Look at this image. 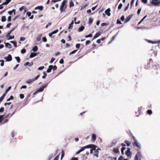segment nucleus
<instances>
[{
	"label": "nucleus",
	"instance_id": "09e8293b",
	"mask_svg": "<svg viewBox=\"0 0 160 160\" xmlns=\"http://www.w3.org/2000/svg\"><path fill=\"white\" fill-rule=\"evenodd\" d=\"M4 61L3 60H0V62H2L1 63V65L2 66H4Z\"/></svg>",
	"mask_w": 160,
	"mask_h": 160
},
{
	"label": "nucleus",
	"instance_id": "a878e982",
	"mask_svg": "<svg viewBox=\"0 0 160 160\" xmlns=\"http://www.w3.org/2000/svg\"><path fill=\"white\" fill-rule=\"evenodd\" d=\"M14 28H12L8 32V33L6 35V36L7 38H8V36H9V35H10L11 33L14 30Z\"/></svg>",
	"mask_w": 160,
	"mask_h": 160
},
{
	"label": "nucleus",
	"instance_id": "2eb2a0df",
	"mask_svg": "<svg viewBox=\"0 0 160 160\" xmlns=\"http://www.w3.org/2000/svg\"><path fill=\"white\" fill-rule=\"evenodd\" d=\"M90 147L89 146L87 145L85 146L82 147L80 149V150L81 152L83 151L86 148H88Z\"/></svg>",
	"mask_w": 160,
	"mask_h": 160
},
{
	"label": "nucleus",
	"instance_id": "69168bd1",
	"mask_svg": "<svg viewBox=\"0 0 160 160\" xmlns=\"http://www.w3.org/2000/svg\"><path fill=\"white\" fill-rule=\"evenodd\" d=\"M59 157V155L57 156L54 158L53 160H58Z\"/></svg>",
	"mask_w": 160,
	"mask_h": 160
},
{
	"label": "nucleus",
	"instance_id": "0eeeda50",
	"mask_svg": "<svg viewBox=\"0 0 160 160\" xmlns=\"http://www.w3.org/2000/svg\"><path fill=\"white\" fill-rule=\"evenodd\" d=\"M48 86V84H47L45 85L44 86H43L42 87H41L38 90V92H42L43 90L44 89L47 87Z\"/></svg>",
	"mask_w": 160,
	"mask_h": 160
},
{
	"label": "nucleus",
	"instance_id": "e2e57ef3",
	"mask_svg": "<svg viewBox=\"0 0 160 160\" xmlns=\"http://www.w3.org/2000/svg\"><path fill=\"white\" fill-rule=\"evenodd\" d=\"M134 0H132L131 2V3H130V4H131V7H130V8H131V7H132L133 4V3L134 2Z\"/></svg>",
	"mask_w": 160,
	"mask_h": 160
},
{
	"label": "nucleus",
	"instance_id": "bf43d9fd",
	"mask_svg": "<svg viewBox=\"0 0 160 160\" xmlns=\"http://www.w3.org/2000/svg\"><path fill=\"white\" fill-rule=\"evenodd\" d=\"M57 67L56 65H54V66H53L52 69L53 71H55L57 69Z\"/></svg>",
	"mask_w": 160,
	"mask_h": 160
},
{
	"label": "nucleus",
	"instance_id": "a18cd8bd",
	"mask_svg": "<svg viewBox=\"0 0 160 160\" xmlns=\"http://www.w3.org/2000/svg\"><path fill=\"white\" fill-rule=\"evenodd\" d=\"M92 21H93V19H92L91 18H90L89 19V22H88L89 24H91L92 23Z\"/></svg>",
	"mask_w": 160,
	"mask_h": 160
},
{
	"label": "nucleus",
	"instance_id": "dca6fc26",
	"mask_svg": "<svg viewBox=\"0 0 160 160\" xmlns=\"http://www.w3.org/2000/svg\"><path fill=\"white\" fill-rule=\"evenodd\" d=\"M148 42L149 43L154 44V43H158L159 42V41H153L150 40H148Z\"/></svg>",
	"mask_w": 160,
	"mask_h": 160
},
{
	"label": "nucleus",
	"instance_id": "412c9836",
	"mask_svg": "<svg viewBox=\"0 0 160 160\" xmlns=\"http://www.w3.org/2000/svg\"><path fill=\"white\" fill-rule=\"evenodd\" d=\"M37 55V54L36 53H34V52H32L30 54L29 57L30 58H32L35 56H36Z\"/></svg>",
	"mask_w": 160,
	"mask_h": 160
},
{
	"label": "nucleus",
	"instance_id": "9d476101",
	"mask_svg": "<svg viewBox=\"0 0 160 160\" xmlns=\"http://www.w3.org/2000/svg\"><path fill=\"white\" fill-rule=\"evenodd\" d=\"M15 111H14L12 113H8V114L6 116L5 118H11L13 115L15 113Z\"/></svg>",
	"mask_w": 160,
	"mask_h": 160
},
{
	"label": "nucleus",
	"instance_id": "ddd939ff",
	"mask_svg": "<svg viewBox=\"0 0 160 160\" xmlns=\"http://www.w3.org/2000/svg\"><path fill=\"white\" fill-rule=\"evenodd\" d=\"M132 15H130L126 18V19L124 21L125 23L128 22L131 19Z\"/></svg>",
	"mask_w": 160,
	"mask_h": 160
},
{
	"label": "nucleus",
	"instance_id": "8fccbe9b",
	"mask_svg": "<svg viewBox=\"0 0 160 160\" xmlns=\"http://www.w3.org/2000/svg\"><path fill=\"white\" fill-rule=\"evenodd\" d=\"M13 11H14V9H13L12 11H8V13L9 15H11L12 14V13L13 12Z\"/></svg>",
	"mask_w": 160,
	"mask_h": 160
},
{
	"label": "nucleus",
	"instance_id": "774afa93",
	"mask_svg": "<svg viewBox=\"0 0 160 160\" xmlns=\"http://www.w3.org/2000/svg\"><path fill=\"white\" fill-rule=\"evenodd\" d=\"M71 160H78V159L77 158L73 157L71 158Z\"/></svg>",
	"mask_w": 160,
	"mask_h": 160
},
{
	"label": "nucleus",
	"instance_id": "58836bf2",
	"mask_svg": "<svg viewBox=\"0 0 160 160\" xmlns=\"http://www.w3.org/2000/svg\"><path fill=\"white\" fill-rule=\"evenodd\" d=\"M5 97V96H4V95H3L0 98V101L1 102H2V101L4 98Z\"/></svg>",
	"mask_w": 160,
	"mask_h": 160
},
{
	"label": "nucleus",
	"instance_id": "4d7b16f0",
	"mask_svg": "<svg viewBox=\"0 0 160 160\" xmlns=\"http://www.w3.org/2000/svg\"><path fill=\"white\" fill-rule=\"evenodd\" d=\"M73 27V25H72L71 24H70L69 25L68 28L69 29H71Z\"/></svg>",
	"mask_w": 160,
	"mask_h": 160
},
{
	"label": "nucleus",
	"instance_id": "864d4df0",
	"mask_svg": "<svg viewBox=\"0 0 160 160\" xmlns=\"http://www.w3.org/2000/svg\"><path fill=\"white\" fill-rule=\"evenodd\" d=\"M80 46V44L79 43L77 44L76 45V47L77 48H79Z\"/></svg>",
	"mask_w": 160,
	"mask_h": 160
},
{
	"label": "nucleus",
	"instance_id": "aec40b11",
	"mask_svg": "<svg viewBox=\"0 0 160 160\" xmlns=\"http://www.w3.org/2000/svg\"><path fill=\"white\" fill-rule=\"evenodd\" d=\"M5 46L6 48H11V44H9V43H6L5 42Z\"/></svg>",
	"mask_w": 160,
	"mask_h": 160
},
{
	"label": "nucleus",
	"instance_id": "f3484780",
	"mask_svg": "<svg viewBox=\"0 0 160 160\" xmlns=\"http://www.w3.org/2000/svg\"><path fill=\"white\" fill-rule=\"evenodd\" d=\"M96 136L95 134H93L92 135V141H95L96 140Z\"/></svg>",
	"mask_w": 160,
	"mask_h": 160
},
{
	"label": "nucleus",
	"instance_id": "1a4fd4ad",
	"mask_svg": "<svg viewBox=\"0 0 160 160\" xmlns=\"http://www.w3.org/2000/svg\"><path fill=\"white\" fill-rule=\"evenodd\" d=\"M111 11V10L110 8H108L107 9H106L105 11V13L108 16H110L111 15V13H110V12Z\"/></svg>",
	"mask_w": 160,
	"mask_h": 160
},
{
	"label": "nucleus",
	"instance_id": "423d86ee",
	"mask_svg": "<svg viewBox=\"0 0 160 160\" xmlns=\"http://www.w3.org/2000/svg\"><path fill=\"white\" fill-rule=\"evenodd\" d=\"M4 59H6V61L9 62L12 60V56L10 54H9L7 57H5Z\"/></svg>",
	"mask_w": 160,
	"mask_h": 160
},
{
	"label": "nucleus",
	"instance_id": "f257e3e1",
	"mask_svg": "<svg viewBox=\"0 0 160 160\" xmlns=\"http://www.w3.org/2000/svg\"><path fill=\"white\" fill-rule=\"evenodd\" d=\"M152 67L153 69L152 70L153 74H158L160 73V68L158 64L156 63H153Z\"/></svg>",
	"mask_w": 160,
	"mask_h": 160
},
{
	"label": "nucleus",
	"instance_id": "bb28decb",
	"mask_svg": "<svg viewBox=\"0 0 160 160\" xmlns=\"http://www.w3.org/2000/svg\"><path fill=\"white\" fill-rule=\"evenodd\" d=\"M84 29V27L83 26H82L79 28L78 29V31L79 32H81Z\"/></svg>",
	"mask_w": 160,
	"mask_h": 160
},
{
	"label": "nucleus",
	"instance_id": "3c124183",
	"mask_svg": "<svg viewBox=\"0 0 160 160\" xmlns=\"http://www.w3.org/2000/svg\"><path fill=\"white\" fill-rule=\"evenodd\" d=\"M90 42H91L90 40H87L86 42V43H85L86 45H87L89 44L90 43Z\"/></svg>",
	"mask_w": 160,
	"mask_h": 160
},
{
	"label": "nucleus",
	"instance_id": "6ab92c4d",
	"mask_svg": "<svg viewBox=\"0 0 160 160\" xmlns=\"http://www.w3.org/2000/svg\"><path fill=\"white\" fill-rule=\"evenodd\" d=\"M150 68V62H148L147 64L145 66V68L147 69H148Z\"/></svg>",
	"mask_w": 160,
	"mask_h": 160
},
{
	"label": "nucleus",
	"instance_id": "4be33fe9",
	"mask_svg": "<svg viewBox=\"0 0 160 160\" xmlns=\"http://www.w3.org/2000/svg\"><path fill=\"white\" fill-rule=\"evenodd\" d=\"M43 7L42 6H38L37 7H36L35 9H39V10L42 11L43 10Z\"/></svg>",
	"mask_w": 160,
	"mask_h": 160
},
{
	"label": "nucleus",
	"instance_id": "052dcab7",
	"mask_svg": "<svg viewBox=\"0 0 160 160\" xmlns=\"http://www.w3.org/2000/svg\"><path fill=\"white\" fill-rule=\"evenodd\" d=\"M129 6V3H128V5L124 8V11H126L128 9Z\"/></svg>",
	"mask_w": 160,
	"mask_h": 160
},
{
	"label": "nucleus",
	"instance_id": "c9c22d12",
	"mask_svg": "<svg viewBox=\"0 0 160 160\" xmlns=\"http://www.w3.org/2000/svg\"><path fill=\"white\" fill-rule=\"evenodd\" d=\"M64 155H65L64 152L63 150H62V155H61V159L64 156Z\"/></svg>",
	"mask_w": 160,
	"mask_h": 160
},
{
	"label": "nucleus",
	"instance_id": "6e6d98bb",
	"mask_svg": "<svg viewBox=\"0 0 160 160\" xmlns=\"http://www.w3.org/2000/svg\"><path fill=\"white\" fill-rule=\"evenodd\" d=\"M20 97L21 99H23L24 98V95L22 94H20Z\"/></svg>",
	"mask_w": 160,
	"mask_h": 160
},
{
	"label": "nucleus",
	"instance_id": "79ce46f5",
	"mask_svg": "<svg viewBox=\"0 0 160 160\" xmlns=\"http://www.w3.org/2000/svg\"><path fill=\"white\" fill-rule=\"evenodd\" d=\"M92 36V33H90L88 35H87L85 36V37L86 38H87L88 37H91Z\"/></svg>",
	"mask_w": 160,
	"mask_h": 160
},
{
	"label": "nucleus",
	"instance_id": "9b49d317",
	"mask_svg": "<svg viewBox=\"0 0 160 160\" xmlns=\"http://www.w3.org/2000/svg\"><path fill=\"white\" fill-rule=\"evenodd\" d=\"M100 35L101 34L99 32H97L93 37V38L92 39V41H93V40L97 38V37L100 36Z\"/></svg>",
	"mask_w": 160,
	"mask_h": 160
},
{
	"label": "nucleus",
	"instance_id": "f704fd0d",
	"mask_svg": "<svg viewBox=\"0 0 160 160\" xmlns=\"http://www.w3.org/2000/svg\"><path fill=\"white\" fill-rule=\"evenodd\" d=\"M14 97L13 96L11 95L10 96V97L7 99V101H9L10 100H12L13 99Z\"/></svg>",
	"mask_w": 160,
	"mask_h": 160
},
{
	"label": "nucleus",
	"instance_id": "603ef678",
	"mask_svg": "<svg viewBox=\"0 0 160 160\" xmlns=\"http://www.w3.org/2000/svg\"><path fill=\"white\" fill-rule=\"evenodd\" d=\"M58 29H56V30H55L52 32V34H53L56 33L58 32Z\"/></svg>",
	"mask_w": 160,
	"mask_h": 160
},
{
	"label": "nucleus",
	"instance_id": "680f3d73",
	"mask_svg": "<svg viewBox=\"0 0 160 160\" xmlns=\"http://www.w3.org/2000/svg\"><path fill=\"white\" fill-rule=\"evenodd\" d=\"M121 19L122 21H124L125 18L124 16V15H122L121 16Z\"/></svg>",
	"mask_w": 160,
	"mask_h": 160
},
{
	"label": "nucleus",
	"instance_id": "a211bd4d",
	"mask_svg": "<svg viewBox=\"0 0 160 160\" xmlns=\"http://www.w3.org/2000/svg\"><path fill=\"white\" fill-rule=\"evenodd\" d=\"M152 4L155 5V6H157L160 3V2H155V1H154V0H152Z\"/></svg>",
	"mask_w": 160,
	"mask_h": 160
},
{
	"label": "nucleus",
	"instance_id": "c85d7f7f",
	"mask_svg": "<svg viewBox=\"0 0 160 160\" xmlns=\"http://www.w3.org/2000/svg\"><path fill=\"white\" fill-rule=\"evenodd\" d=\"M117 36V35L116 34H115V35H114L112 37V38H111V40L109 42V43H110V42H111L113 40H114L115 39V38Z\"/></svg>",
	"mask_w": 160,
	"mask_h": 160
},
{
	"label": "nucleus",
	"instance_id": "37998d69",
	"mask_svg": "<svg viewBox=\"0 0 160 160\" xmlns=\"http://www.w3.org/2000/svg\"><path fill=\"white\" fill-rule=\"evenodd\" d=\"M77 51V50H74L72 52H70L69 53V55H71V54H73L74 53H75Z\"/></svg>",
	"mask_w": 160,
	"mask_h": 160
},
{
	"label": "nucleus",
	"instance_id": "5701e85b",
	"mask_svg": "<svg viewBox=\"0 0 160 160\" xmlns=\"http://www.w3.org/2000/svg\"><path fill=\"white\" fill-rule=\"evenodd\" d=\"M11 87H10V86L8 88V89H7L6 90V91H5V92L4 93L3 95H4V96H6V94L8 92L9 90H10L11 89Z\"/></svg>",
	"mask_w": 160,
	"mask_h": 160
},
{
	"label": "nucleus",
	"instance_id": "13d9d810",
	"mask_svg": "<svg viewBox=\"0 0 160 160\" xmlns=\"http://www.w3.org/2000/svg\"><path fill=\"white\" fill-rule=\"evenodd\" d=\"M4 111V108L3 107H1L0 108V112H3Z\"/></svg>",
	"mask_w": 160,
	"mask_h": 160
},
{
	"label": "nucleus",
	"instance_id": "4c0bfd02",
	"mask_svg": "<svg viewBox=\"0 0 160 160\" xmlns=\"http://www.w3.org/2000/svg\"><path fill=\"white\" fill-rule=\"evenodd\" d=\"M15 58L16 60H17V61L18 62H20V58L19 57H15Z\"/></svg>",
	"mask_w": 160,
	"mask_h": 160
},
{
	"label": "nucleus",
	"instance_id": "20e7f679",
	"mask_svg": "<svg viewBox=\"0 0 160 160\" xmlns=\"http://www.w3.org/2000/svg\"><path fill=\"white\" fill-rule=\"evenodd\" d=\"M141 156L140 152H138L134 158V160H141Z\"/></svg>",
	"mask_w": 160,
	"mask_h": 160
},
{
	"label": "nucleus",
	"instance_id": "4468645a",
	"mask_svg": "<svg viewBox=\"0 0 160 160\" xmlns=\"http://www.w3.org/2000/svg\"><path fill=\"white\" fill-rule=\"evenodd\" d=\"M48 68L47 69V72L48 73L50 72L51 70L52 69L53 66L52 65H50L48 67Z\"/></svg>",
	"mask_w": 160,
	"mask_h": 160
},
{
	"label": "nucleus",
	"instance_id": "f8f14e48",
	"mask_svg": "<svg viewBox=\"0 0 160 160\" xmlns=\"http://www.w3.org/2000/svg\"><path fill=\"white\" fill-rule=\"evenodd\" d=\"M132 144L133 146H136L139 148H140V145L138 144L137 141H134V142H133Z\"/></svg>",
	"mask_w": 160,
	"mask_h": 160
},
{
	"label": "nucleus",
	"instance_id": "338daca9",
	"mask_svg": "<svg viewBox=\"0 0 160 160\" xmlns=\"http://www.w3.org/2000/svg\"><path fill=\"white\" fill-rule=\"evenodd\" d=\"M141 10V8L138 9V11H137V14L138 15H139L140 13Z\"/></svg>",
	"mask_w": 160,
	"mask_h": 160
},
{
	"label": "nucleus",
	"instance_id": "ea45409f",
	"mask_svg": "<svg viewBox=\"0 0 160 160\" xmlns=\"http://www.w3.org/2000/svg\"><path fill=\"white\" fill-rule=\"evenodd\" d=\"M26 50L24 48L21 50V53L22 54H23L25 53L26 52Z\"/></svg>",
	"mask_w": 160,
	"mask_h": 160
},
{
	"label": "nucleus",
	"instance_id": "cd10ccee",
	"mask_svg": "<svg viewBox=\"0 0 160 160\" xmlns=\"http://www.w3.org/2000/svg\"><path fill=\"white\" fill-rule=\"evenodd\" d=\"M38 47L37 46H34L32 49V50L34 52H36L38 50Z\"/></svg>",
	"mask_w": 160,
	"mask_h": 160
},
{
	"label": "nucleus",
	"instance_id": "b1692460",
	"mask_svg": "<svg viewBox=\"0 0 160 160\" xmlns=\"http://www.w3.org/2000/svg\"><path fill=\"white\" fill-rule=\"evenodd\" d=\"M98 152H99L97 150H95L93 154L94 156H96L97 157H98Z\"/></svg>",
	"mask_w": 160,
	"mask_h": 160
},
{
	"label": "nucleus",
	"instance_id": "c756f323",
	"mask_svg": "<svg viewBox=\"0 0 160 160\" xmlns=\"http://www.w3.org/2000/svg\"><path fill=\"white\" fill-rule=\"evenodd\" d=\"M1 18V21L2 22H4L6 21V18L5 16H2Z\"/></svg>",
	"mask_w": 160,
	"mask_h": 160
},
{
	"label": "nucleus",
	"instance_id": "39448f33",
	"mask_svg": "<svg viewBox=\"0 0 160 160\" xmlns=\"http://www.w3.org/2000/svg\"><path fill=\"white\" fill-rule=\"evenodd\" d=\"M125 154L128 156V157H131V152H130V148H128L127 150L125 152Z\"/></svg>",
	"mask_w": 160,
	"mask_h": 160
},
{
	"label": "nucleus",
	"instance_id": "0e129e2a",
	"mask_svg": "<svg viewBox=\"0 0 160 160\" xmlns=\"http://www.w3.org/2000/svg\"><path fill=\"white\" fill-rule=\"evenodd\" d=\"M42 40L43 42H46L47 41V39L45 37H43L42 38Z\"/></svg>",
	"mask_w": 160,
	"mask_h": 160
},
{
	"label": "nucleus",
	"instance_id": "2f4dec72",
	"mask_svg": "<svg viewBox=\"0 0 160 160\" xmlns=\"http://www.w3.org/2000/svg\"><path fill=\"white\" fill-rule=\"evenodd\" d=\"M125 142L127 146H129L131 144V142H130L129 141L127 140L125 141Z\"/></svg>",
	"mask_w": 160,
	"mask_h": 160
},
{
	"label": "nucleus",
	"instance_id": "393cba45",
	"mask_svg": "<svg viewBox=\"0 0 160 160\" xmlns=\"http://www.w3.org/2000/svg\"><path fill=\"white\" fill-rule=\"evenodd\" d=\"M113 152L116 153H117L119 152V151L118 148H114L113 149Z\"/></svg>",
	"mask_w": 160,
	"mask_h": 160
},
{
	"label": "nucleus",
	"instance_id": "e433bc0d",
	"mask_svg": "<svg viewBox=\"0 0 160 160\" xmlns=\"http://www.w3.org/2000/svg\"><path fill=\"white\" fill-rule=\"evenodd\" d=\"M147 112L148 114L150 115L152 113V111L151 110H148L147 111Z\"/></svg>",
	"mask_w": 160,
	"mask_h": 160
},
{
	"label": "nucleus",
	"instance_id": "de8ad7c7",
	"mask_svg": "<svg viewBox=\"0 0 160 160\" xmlns=\"http://www.w3.org/2000/svg\"><path fill=\"white\" fill-rule=\"evenodd\" d=\"M122 4L121 3L119 5L118 7V9H121V8H122Z\"/></svg>",
	"mask_w": 160,
	"mask_h": 160
},
{
	"label": "nucleus",
	"instance_id": "473e14b6",
	"mask_svg": "<svg viewBox=\"0 0 160 160\" xmlns=\"http://www.w3.org/2000/svg\"><path fill=\"white\" fill-rule=\"evenodd\" d=\"M10 42L12 43H13L14 46L15 47H17L16 42H14V41H11Z\"/></svg>",
	"mask_w": 160,
	"mask_h": 160
},
{
	"label": "nucleus",
	"instance_id": "a19ab883",
	"mask_svg": "<svg viewBox=\"0 0 160 160\" xmlns=\"http://www.w3.org/2000/svg\"><path fill=\"white\" fill-rule=\"evenodd\" d=\"M5 116V115H0V122H1L2 120L3 117Z\"/></svg>",
	"mask_w": 160,
	"mask_h": 160
},
{
	"label": "nucleus",
	"instance_id": "f03ea898",
	"mask_svg": "<svg viewBox=\"0 0 160 160\" xmlns=\"http://www.w3.org/2000/svg\"><path fill=\"white\" fill-rule=\"evenodd\" d=\"M67 2V1L66 0H64L61 5L60 6V10L61 13L65 10V9L67 7V5H66Z\"/></svg>",
	"mask_w": 160,
	"mask_h": 160
},
{
	"label": "nucleus",
	"instance_id": "49530a36",
	"mask_svg": "<svg viewBox=\"0 0 160 160\" xmlns=\"http://www.w3.org/2000/svg\"><path fill=\"white\" fill-rule=\"evenodd\" d=\"M43 74L44 75L42 76V78H46V77L47 76V73L46 72H43Z\"/></svg>",
	"mask_w": 160,
	"mask_h": 160
},
{
	"label": "nucleus",
	"instance_id": "7ed1b4c3",
	"mask_svg": "<svg viewBox=\"0 0 160 160\" xmlns=\"http://www.w3.org/2000/svg\"><path fill=\"white\" fill-rule=\"evenodd\" d=\"M40 75H38L34 79H29L26 81V82L28 83H30L33 82L34 81L37 80L39 77Z\"/></svg>",
	"mask_w": 160,
	"mask_h": 160
},
{
	"label": "nucleus",
	"instance_id": "5fc2aeb1",
	"mask_svg": "<svg viewBox=\"0 0 160 160\" xmlns=\"http://www.w3.org/2000/svg\"><path fill=\"white\" fill-rule=\"evenodd\" d=\"M44 68V66H42L38 68V70H41Z\"/></svg>",
	"mask_w": 160,
	"mask_h": 160
},
{
	"label": "nucleus",
	"instance_id": "c03bdc74",
	"mask_svg": "<svg viewBox=\"0 0 160 160\" xmlns=\"http://www.w3.org/2000/svg\"><path fill=\"white\" fill-rule=\"evenodd\" d=\"M117 24H122L121 21L119 19H118L117 21Z\"/></svg>",
	"mask_w": 160,
	"mask_h": 160
},
{
	"label": "nucleus",
	"instance_id": "6e6552de",
	"mask_svg": "<svg viewBox=\"0 0 160 160\" xmlns=\"http://www.w3.org/2000/svg\"><path fill=\"white\" fill-rule=\"evenodd\" d=\"M88 146H89L90 147L88 148H92L91 149L94 151L96 150V148L97 146L94 144H89L88 145Z\"/></svg>",
	"mask_w": 160,
	"mask_h": 160
},
{
	"label": "nucleus",
	"instance_id": "72a5a7b5",
	"mask_svg": "<svg viewBox=\"0 0 160 160\" xmlns=\"http://www.w3.org/2000/svg\"><path fill=\"white\" fill-rule=\"evenodd\" d=\"M8 38H7L8 40H9L12 39H13L14 38V36H12L10 35L9 36H8Z\"/></svg>",
	"mask_w": 160,
	"mask_h": 160
},
{
	"label": "nucleus",
	"instance_id": "7c9ffc66",
	"mask_svg": "<svg viewBox=\"0 0 160 160\" xmlns=\"http://www.w3.org/2000/svg\"><path fill=\"white\" fill-rule=\"evenodd\" d=\"M74 6V4L72 1H71L69 3V7L71 8L72 7H73Z\"/></svg>",
	"mask_w": 160,
	"mask_h": 160
}]
</instances>
